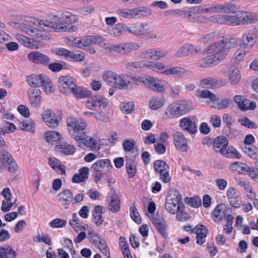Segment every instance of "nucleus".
<instances>
[{"label": "nucleus", "mask_w": 258, "mask_h": 258, "mask_svg": "<svg viewBox=\"0 0 258 258\" xmlns=\"http://www.w3.org/2000/svg\"><path fill=\"white\" fill-rule=\"evenodd\" d=\"M164 105V99L162 97L153 96L149 103L150 108L152 110H157Z\"/></svg>", "instance_id": "nucleus-48"}, {"label": "nucleus", "mask_w": 258, "mask_h": 258, "mask_svg": "<svg viewBox=\"0 0 258 258\" xmlns=\"http://www.w3.org/2000/svg\"><path fill=\"white\" fill-rule=\"evenodd\" d=\"M103 207L100 205L96 206L92 212L94 222L96 226H99L102 224L103 219L102 217Z\"/></svg>", "instance_id": "nucleus-42"}, {"label": "nucleus", "mask_w": 258, "mask_h": 258, "mask_svg": "<svg viewBox=\"0 0 258 258\" xmlns=\"http://www.w3.org/2000/svg\"><path fill=\"white\" fill-rule=\"evenodd\" d=\"M44 137L47 142L53 144L59 141L61 138V136L57 132L49 131L44 133Z\"/></svg>", "instance_id": "nucleus-44"}, {"label": "nucleus", "mask_w": 258, "mask_h": 258, "mask_svg": "<svg viewBox=\"0 0 258 258\" xmlns=\"http://www.w3.org/2000/svg\"><path fill=\"white\" fill-rule=\"evenodd\" d=\"M244 153L253 159L258 160V148L254 146H244L242 147Z\"/></svg>", "instance_id": "nucleus-50"}, {"label": "nucleus", "mask_w": 258, "mask_h": 258, "mask_svg": "<svg viewBox=\"0 0 258 258\" xmlns=\"http://www.w3.org/2000/svg\"><path fill=\"white\" fill-rule=\"evenodd\" d=\"M240 41V38L222 37L221 39L210 44L206 48L208 55L200 60L197 64L201 68L215 66L223 61L231 48L236 47Z\"/></svg>", "instance_id": "nucleus-2"}, {"label": "nucleus", "mask_w": 258, "mask_h": 258, "mask_svg": "<svg viewBox=\"0 0 258 258\" xmlns=\"http://www.w3.org/2000/svg\"><path fill=\"white\" fill-rule=\"evenodd\" d=\"M29 100L31 105L34 108H39L41 102L40 91L37 89H31L28 93Z\"/></svg>", "instance_id": "nucleus-24"}, {"label": "nucleus", "mask_w": 258, "mask_h": 258, "mask_svg": "<svg viewBox=\"0 0 258 258\" xmlns=\"http://www.w3.org/2000/svg\"><path fill=\"white\" fill-rule=\"evenodd\" d=\"M126 167L129 177H134L136 173V167L134 161L131 159H127Z\"/></svg>", "instance_id": "nucleus-61"}, {"label": "nucleus", "mask_w": 258, "mask_h": 258, "mask_svg": "<svg viewBox=\"0 0 258 258\" xmlns=\"http://www.w3.org/2000/svg\"><path fill=\"white\" fill-rule=\"evenodd\" d=\"M218 81L212 78L209 77L201 80L200 85L203 88L213 89L217 87Z\"/></svg>", "instance_id": "nucleus-51"}, {"label": "nucleus", "mask_w": 258, "mask_h": 258, "mask_svg": "<svg viewBox=\"0 0 258 258\" xmlns=\"http://www.w3.org/2000/svg\"><path fill=\"white\" fill-rule=\"evenodd\" d=\"M228 145V140L224 136H219L213 142V148L216 152L222 153Z\"/></svg>", "instance_id": "nucleus-33"}, {"label": "nucleus", "mask_w": 258, "mask_h": 258, "mask_svg": "<svg viewBox=\"0 0 258 258\" xmlns=\"http://www.w3.org/2000/svg\"><path fill=\"white\" fill-rule=\"evenodd\" d=\"M152 223L161 235L164 237L167 236V224L165 220L160 218H153Z\"/></svg>", "instance_id": "nucleus-34"}, {"label": "nucleus", "mask_w": 258, "mask_h": 258, "mask_svg": "<svg viewBox=\"0 0 258 258\" xmlns=\"http://www.w3.org/2000/svg\"><path fill=\"white\" fill-rule=\"evenodd\" d=\"M121 111L125 114H130L134 110V104L133 102H123L120 104Z\"/></svg>", "instance_id": "nucleus-63"}, {"label": "nucleus", "mask_w": 258, "mask_h": 258, "mask_svg": "<svg viewBox=\"0 0 258 258\" xmlns=\"http://www.w3.org/2000/svg\"><path fill=\"white\" fill-rule=\"evenodd\" d=\"M240 38L239 43L242 41L245 49L249 50L253 46L258 39V28L252 27L246 30L243 33L242 38Z\"/></svg>", "instance_id": "nucleus-9"}, {"label": "nucleus", "mask_w": 258, "mask_h": 258, "mask_svg": "<svg viewBox=\"0 0 258 258\" xmlns=\"http://www.w3.org/2000/svg\"><path fill=\"white\" fill-rule=\"evenodd\" d=\"M226 158L240 159L241 155L232 146L228 147L221 154Z\"/></svg>", "instance_id": "nucleus-47"}, {"label": "nucleus", "mask_w": 258, "mask_h": 258, "mask_svg": "<svg viewBox=\"0 0 258 258\" xmlns=\"http://www.w3.org/2000/svg\"><path fill=\"white\" fill-rule=\"evenodd\" d=\"M76 15L69 12L55 16L50 20H37L36 22H28L22 18L20 22H14L13 27L33 37L36 40L49 39L50 35L47 31L56 32H73L78 30L73 24L78 21Z\"/></svg>", "instance_id": "nucleus-1"}, {"label": "nucleus", "mask_w": 258, "mask_h": 258, "mask_svg": "<svg viewBox=\"0 0 258 258\" xmlns=\"http://www.w3.org/2000/svg\"><path fill=\"white\" fill-rule=\"evenodd\" d=\"M222 37H224L221 33L214 32L203 35L200 40L204 43H208L213 41H217Z\"/></svg>", "instance_id": "nucleus-38"}, {"label": "nucleus", "mask_w": 258, "mask_h": 258, "mask_svg": "<svg viewBox=\"0 0 258 258\" xmlns=\"http://www.w3.org/2000/svg\"><path fill=\"white\" fill-rule=\"evenodd\" d=\"M145 86L152 91L162 93L164 91V86L152 77H148L144 80Z\"/></svg>", "instance_id": "nucleus-20"}, {"label": "nucleus", "mask_w": 258, "mask_h": 258, "mask_svg": "<svg viewBox=\"0 0 258 258\" xmlns=\"http://www.w3.org/2000/svg\"><path fill=\"white\" fill-rule=\"evenodd\" d=\"M77 139H75L77 145L81 148H89L91 150H95L97 142L93 137L86 135L85 133L81 135Z\"/></svg>", "instance_id": "nucleus-15"}, {"label": "nucleus", "mask_w": 258, "mask_h": 258, "mask_svg": "<svg viewBox=\"0 0 258 258\" xmlns=\"http://www.w3.org/2000/svg\"><path fill=\"white\" fill-rule=\"evenodd\" d=\"M116 74L111 71H105L102 76L103 80L108 85H112L114 83Z\"/></svg>", "instance_id": "nucleus-60"}, {"label": "nucleus", "mask_w": 258, "mask_h": 258, "mask_svg": "<svg viewBox=\"0 0 258 258\" xmlns=\"http://www.w3.org/2000/svg\"><path fill=\"white\" fill-rule=\"evenodd\" d=\"M17 40L21 44H22L25 46L31 48V49H35L37 48L36 44H35V41L34 39L30 38L27 37L26 36L21 35H16Z\"/></svg>", "instance_id": "nucleus-43"}, {"label": "nucleus", "mask_w": 258, "mask_h": 258, "mask_svg": "<svg viewBox=\"0 0 258 258\" xmlns=\"http://www.w3.org/2000/svg\"><path fill=\"white\" fill-rule=\"evenodd\" d=\"M108 209L112 213H117L119 211L120 209V201L116 195H114L111 197L108 205Z\"/></svg>", "instance_id": "nucleus-49"}, {"label": "nucleus", "mask_w": 258, "mask_h": 258, "mask_svg": "<svg viewBox=\"0 0 258 258\" xmlns=\"http://www.w3.org/2000/svg\"><path fill=\"white\" fill-rule=\"evenodd\" d=\"M7 146L5 142L1 140V148ZM5 168L14 173L18 170V165L13 156L7 151L1 149V169Z\"/></svg>", "instance_id": "nucleus-7"}, {"label": "nucleus", "mask_w": 258, "mask_h": 258, "mask_svg": "<svg viewBox=\"0 0 258 258\" xmlns=\"http://www.w3.org/2000/svg\"><path fill=\"white\" fill-rule=\"evenodd\" d=\"M226 195L230 205L234 208H238L242 204V198L239 191L233 187H229L226 191Z\"/></svg>", "instance_id": "nucleus-14"}, {"label": "nucleus", "mask_w": 258, "mask_h": 258, "mask_svg": "<svg viewBox=\"0 0 258 258\" xmlns=\"http://www.w3.org/2000/svg\"><path fill=\"white\" fill-rule=\"evenodd\" d=\"M174 144L176 148L181 152H186L188 149L186 139L181 133L177 132L174 134Z\"/></svg>", "instance_id": "nucleus-18"}, {"label": "nucleus", "mask_w": 258, "mask_h": 258, "mask_svg": "<svg viewBox=\"0 0 258 258\" xmlns=\"http://www.w3.org/2000/svg\"><path fill=\"white\" fill-rule=\"evenodd\" d=\"M233 100L237 104L239 108L242 111L253 110L256 106V103L254 102L250 101L242 95L235 96Z\"/></svg>", "instance_id": "nucleus-16"}, {"label": "nucleus", "mask_w": 258, "mask_h": 258, "mask_svg": "<svg viewBox=\"0 0 258 258\" xmlns=\"http://www.w3.org/2000/svg\"><path fill=\"white\" fill-rule=\"evenodd\" d=\"M195 230V232L197 234V243L199 244H203L206 241L208 230L202 225H197Z\"/></svg>", "instance_id": "nucleus-35"}, {"label": "nucleus", "mask_w": 258, "mask_h": 258, "mask_svg": "<svg viewBox=\"0 0 258 258\" xmlns=\"http://www.w3.org/2000/svg\"><path fill=\"white\" fill-rule=\"evenodd\" d=\"M108 53L112 54L114 52L124 55L123 43L116 44L106 48Z\"/></svg>", "instance_id": "nucleus-56"}, {"label": "nucleus", "mask_w": 258, "mask_h": 258, "mask_svg": "<svg viewBox=\"0 0 258 258\" xmlns=\"http://www.w3.org/2000/svg\"><path fill=\"white\" fill-rule=\"evenodd\" d=\"M154 169L160 174V179L164 183L168 182L170 180L168 165L162 160H156L154 163Z\"/></svg>", "instance_id": "nucleus-12"}, {"label": "nucleus", "mask_w": 258, "mask_h": 258, "mask_svg": "<svg viewBox=\"0 0 258 258\" xmlns=\"http://www.w3.org/2000/svg\"><path fill=\"white\" fill-rule=\"evenodd\" d=\"M1 195L5 198V200L3 201L1 210L4 212H8L13 205L11 202L12 194L11 190L8 187L5 188L1 192Z\"/></svg>", "instance_id": "nucleus-21"}, {"label": "nucleus", "mask_w": 258, "mask_h": 258, "mask_svg": "<svg viewBox=\"0 0 258 258\" xmlns=\"http://www.w3.org/2000/svg\"><path fill=\"white\" fill-rule=\"evenodd\" d=\"M41 116L43 121L48 127L56 128L58 126L60 118L52 110L46 109L42 112Z\"/></svg>", "instance_id": "nucleus-10"}, {"label": "nucleus", "mask_w": 258, "mask_h": 258, "mask_svg": "<svg viewBox=\"0 0 258 258\" xmlns=\"http://www.w3.org/2000/svg\"><path fill=\"white\" fill-rule=\"evenodd\" d=\"M57 147L60 152L66 155L73 154L76 150L74 146L66 143L59 145Z\"/></svg>", "instance_id": "nucleus-58"}, {"label": "nucleus", "mask_w": 258, "mask_h": 258, "mask_svg": "<svg viewBox=\"0 0 258 258\" xmlns=\"http://www.w3.org/2000/svg\"><path fill=\"white\" fill-rule=\"evenodd\" d=\"M126 25L123 23H118L112 28L110 34L116 37H120L123 32H126Z\"/></svg>", "instance_id": "nucleus-45"}, {"label": "nucleus", "mask_w": 258, "mask_h": 258, "mask_svg": "<svg viewBox=\"0 0 258 258\" xmlns=\"http://www.w3.org/2000/svg\"><path fill=\"white\" fill-rule=\"evenodd\" d=\"M89 168L84 167L79 170V173L75 174L72 178V182L74 183H80L84 181L88 177Z\"/></svg>", "instance_id": "nucleus-40"}, {"label": "nucleus", "mask_w": 258, "mask_h": 258, "mask_svg": "<svg viewBox=\"0 0 258 258\" xmlns=\"http://www.w3.org/2000/svg\"><path fill=\"white\" fill-rule=\"evenodd\" d=\"M198 50L194 45L186 43L180 47L176 52L175 55L177 57H184L197 53Z\"/></svg>", "instance_id": "nucleus-23"}, {"label": "nucleus", "mask_w": 258, "mask_h": 258, "mask_svg": "<svg viewBox=\"0 0 258 258\" xmlns=\"http://www.w3.org/2000/svg\"><path fill=\"white\" fill-rule=\"evenodd\" d=\"M235 9L236 6L233 4H216L210 9H207L206 12L210 13H226Z\"/></svg>", "instance_id": "nucleus-26"}, {"label": "nucleus", "mask_w": 258, "mask_h": 258, "mask_svg": "<svg viewBox=\"0 0 258 258\" xmlns=\"http://www.w3.org/2000/svg\"><path fill=\"white\" fill-rule=\"evenodd\" d=\"M227 208L225 204L221 203L217 205L211 213V217L215 222L222 221L225 217Z\"/></svg>", "instance_id": "nucleus-17"}, {"label": "nucleus", "mask_w": 258, "mask_h": 258, "mask_svg": "<svg viewBox=\"0 0 258 258\" xmlns=\"http://www.w3.org/2000/svg\"><path fill=\"white\" fill-rule=\"evenodd\" d=\"M185 72V70L182 68L173 67L169 69H166L164 72V75L181 76L184 74Z\"/></svg>", "instance_id": "nucleus-62"}, {"label": "nucleus", "mask_w": 258, "mask_h": 258, "mask_svg": "<svg viewBox=\"0 0 258 258\" xmlns=\"http://www.w3.org/2000/svg\"><path fill=\"white\" fill-rule=\"evenodd\" d=\"M130 215L132 219L137 223L140 224L142 222L141 217L137 211L135 204L130 208Z\"/></svg>", "instance_id": "nucleus-64"}, {"label": "nucleus", "mask_w": 258, "mask_h": 258, "mask_svg": "<svg viewBox=\"0 0 258 258\" xmlns=\"http://www.w3.org/2000/svg\"><path fill=\"white\" fill-rule=\"evenodd\" d=\"M236 183L239 186L244 188L245 192L248 198L252 199L255 197V193L252 190L249 182L239 179L236 180Z\"/></svg>", "instance_id": "nucleus-37"}, {"label": "nucleus", "mask_w": 258, "mask_h": 258, "mask_svg": "<svg viewBox=\"0 0 258 258\" xmlns=\"http://www.w3.org/2000/svg\"><path fill=\"white\" fill-rule=\"evenodd\" d=\"M239 11L232 12L228 15H219L213 16L212 20L222 24L231 26L240 25Z\"/></svg>", "instance_id": "nucleus-8"}, {"label": "nucleus", "mask_w": 258, "mask_h": 258, "mask_svg": "<svg viewBox=\"0 0 258 258\" xmlns=\"http://www.w3.org/2000/svg\"><path fill=\"white\" fill-rule=\"evenodd\" d=\"M68 131L70 136L75 140L82 135V133L87 127V123L82 119L69 117L67 119Z\"/></svg>", "instance_id": "nucleus-5"}, {"label": "nucleus", "mask_w": 258, "mask_h": 258, "mask_svg": "<svg viewBox=\"0 0 258 258\" xmlns=\"http://www.w3.org/2000/svg\"><path fill=\"white\" fill-rule=\"evenodd\" d=\"M16 255V252L11 246L1 247V258H15Z\"/></svg>", "instance_id": "nucleus-57"}, {"label": "nucleus", "mask_w": 258, "mask_h": 258, "mask_svg": "<svg viewBox=\"0 0 258 258\" xmlns=\"http://www.w3.org/2000/svg\"><path fill=\"white\" fill-rule=\"evenodd\" d=\"M175 213H176V218L179 221L184 222L189 219L188 214L184 211V205L180 206V208L176 211Z\"/></svg>", "instance_id": "nucleus-59"}, {"label": "nucleus", "mask_w": 258, "mask_h": 258, "mask_svg": "<svg viewBox=\"0 0 258 258\" xmlns=\"http://www.w3.org/2000/svg\"><path fill=\"white\" fill-rule=\"evenodd\" d=\"M57 197L58 201L67 209L73 199V195L70 190L65 189L59 193Z\"/></svg>", "instance_id": "nucleus-36"}, {"label": "nucleus", "mask_w": 258, "mask_h": 258, "mask_svg": "<svg viewBox=\"0 0 258 258\" xmlns=\"http://www.w3.org/2000/svg\"><path fill=\"white\" fill-rule=\"evenodd\" d=\"M135 9H119L117 13L119 16L126 19H133L136 17Z\"/></svg>", "instance_id": "nucleus-53"}, {"label": "nucleus", "mask_w": 258, "mask_h": 258, "mask_svg": "<svg viewBox=\"0 0 258 258\" xmlns=\"http://www.w3.org/2000/svg\"><path fill=\"white\" fill-rule=\"evenodd\" d=\"M179 126L184 132L191 135L195 134L197 132V125L188 117H183L179 120Z\"/></svg>", "instance_id": "nucleus-19"}, {"label": "nucleus", "mask_w": 258, "mask_h": 258, "mask_svg": "<svg viewBox=\"0 0 258 258\" xmlns=\"http://www.w3.org/2000/svg\"><path fill=\"white\" fill-rule=\"evenodd\" d=\"M35 125V124L33 121L25 120L20 122L19 127L22 131L33 132Z\"/></svg>", "instance_id": "nucleus-54"}, {"label": "nucleus", "mask_w": 258, "mask_h": 258, "mask_svg": "<svg viewBox=\"0 0 258 258\" xmlns=\"http://www.w3.org/2000/svg\"><path fill=\"white\" fill-rule=\"evenodd\" d=\"M71 45L75 47L86 49V47L91 45L90 36L89 35L80 38H75L72 41Z\"/></svg>", "instance_id": "nucleus-32"}, {"label": "nucleus", "mask_w": 258, "mask_h": 258, "mask_svg": "<svg viewBox=\"0 0 258 258\" xmlns=\"http://www.w3.org/2000/svg\"><path fill=\"white\" fill-rule=\"evenodd\" d=\"M247 49L243 46V47H240L236 50L232 57L234 63L238 64L243 60L244 57L248 52Z\"/></svg>", "instance_id": "nucleus-46"}, {"label": "nucleus", "mask_w": 258, "mask_h": 258, "mask_svg": "<svg viewBox=\"0 0 258 258\" xmlns=\"http://www.w3.org/2000/svg\"><path fill=\"white\" fill-rule=\"evenodd\" d=\"M113 84L119 89H126L130 84L129 76L125 74H116Z\"/></svg>", "instance_id": "nucleus-30"}, {"label": "nucleus", "mask_w": 258, "mask_h": 258, "mask_svg": "<svg viewBox=\"0 0 258 258\" xmlns=\"http://www.w3.org/2000/svg\"><path fill=\"white\" fill-rule=\"evenodd\" d=\"M147 24L135 23L126 25V32L141 39L145 37Z\"/></svg>", "instance_id": "nucleus-13"}, {"label": "nucleus", "mask_w": 258, "mask_h": 258, "mask_svg": "<svg viewBox=\"0 0 258 258\" xmlns=\"http://www.w3.org/2000/svg\"><path fill=\"white\" fill-rule=\"evenodd\" d=\"M124 55H127L132 51L138 50L140 45L138 43L131 42L123 43Z\"/></svg>", "instance_id": "nucleus-55"}, {"label": "nucleus", "mask_w": 258, "mask_h": 258, "mask_svg": "<svg viewBox=\"0 0 258 258\" xmlns=\"http://www.w3.org/2000/svg\"><path fill=\"white\" fill-rule=\"evenodd\" d=\"M49 165L60 175L66 173L64 166L61 164L60 161L54 157H50L48 160Z\"/></svg>", "instance_id": "nucleus-41"}, {"label": "nucleus", "mask_w": 258, "mask_h": 258, "mask_svg": "<svg viewBox=\"0 0 258 258\" xmlns=\"http://www.w3.org/2000/svg\"><path fill=\"white\" fill-rule=\"evenodd\" d=\"M226 76L228 77L230 84L232 85L238 84L241 80L240 71L237 68L234 66H231L229 68Z\"/></svg>", "instance_id": "nucleus-22"}, {"label": "nucleus", "mask_w": 258, "mask_h": 258, "mask_svg": "<svg viewBox=\"0 0 258 258\" xmlns=\"http://www.w3.org/2000/svg\"><path fill=\"white\" fill-rule=\"evenodd\" d=\"M46 77L42 74H32L27 76V82L32 87H39L42 86Z\"/></svg>", "instance_id": "nucleus-27"}, {"label": "nucleus", "mask_w": 258, "mask_h": 258, "mask_svg": "<svg viewBox=\"0 0 258 258\" xmlns=\"http://www.w3.org/2000/svg\"><path fill=\"white\" fill-rule=\"evenodd\" d=\"M112 167L111 163L108 159L97 160L92 166L94 171L97 172L109 170Z\"/></svg>", "instance_id": "nucleus-28"}, {"label": "nucleus", "mask_w": 258, "mask_h": 258, "mask_svg": "<svg viewBox=\"0 0 258 258\" xmlns=\"http://www.w3.org/2000/svg\"><path fill=\"white\" fill-rule=\"evenodd\" d=\"M58 88L63 94L73 93L78 98H83L88 95V91L77 85L76 80L70 76H60L58 79Z\"/></svg>", "instance_id": "nucleus-3"}, {"label": "nucleus", "mask_w": 258, "mask_h": 258, "mask_svg": "<svg viewBox=\"0 0 258 258\" xmlns=\"http://www.w3.org/2000/svg\"><path fill=\"white\" fill-rule=\"evenodd\" d=\"M165 68L166 67L165 64L160 62H154L150 61L149 65L148 66V69L163 74H164V72L166 70L165 69Z\"/></svg>", "instance_id": "nucleus-52"}, {"label": "nucleus", "mask_w": 258, "mask_h": 258, "mask_svg": "<svg viewBox=\"0 0 258 258\" xmlns=\"http://www.w3.org/2000/svg\"><path fill=\"white\" fill-rule=\"evenodd\" d=\"M194 108L190 101L182 100L179 103L173 102L168 106L166 109L165 114L169 118H178L188 113Z\"/></svg>", "instance_id": "nucleus-4"}, {"label": "nucleus", "mask_w": 258, "mask_h": 258, "mask_svg": "<svg viewBox=\"0 0 258 258\" xmlns=\"http://www.w3.org/2000/svg\"><path fill=\"white\" fill-rule=\"evenodd\" d=\"M196 12V9L194 8H190L187 10H171L167 11L164 12L165 15L168 16L170 15H177L179 16L183 17L185 18L189 19L194 16Z\"/></svg>", "instance_id": "nucleus-31"}, {"label": "nucleus", "mask_w": 258, "mask_h": 258, "mask_svg": "<svg viewBox=\"0 0 258 258\" xmlns=\"http://www.w3.org/2000/svg\"><path fill=\"white\" fill-rule=\"evenodd\" d=\"M28 59L35 63L46 64L49 62V58L45 55L38 52L33 51L28 55Z\"/></svg>", "instance_id": "nucleus-25"}, {"label": "nucleus", "mask_w": 258, "mask_h": 258, "mask_svg": "<svg viewBox=\"0 0 258 258\" xmlns=\"http://www.w3.org/2000/svg\"><path fill=\"white\" fill-rule=\"evenodd\" d=\"M181 196L177 190H170L166 198V210L170 214H175L176 211L180 208V206L183 205L181 202Z\"/></svg>", "instance_id": "nucleus-6"}, {"label": "nucleus", "mask_w": 258, "mask_h": 258, "mask_svg": "<svg viewBox=\"0 0 258 258\" xmlns=\"http://www.w3.org/2000/svg\"><path fill=\"white\" fill-rule=\"evenodd\" d=\"M240 24H250L258 21V14L239 11Z\"/></svg>", "instance_id": "nucleus-29"}, {"label": "nucleus", "mask_w": 258, "mask_h": 258, "mask_svg": "<svg viewBox=\"0 0 258 258\" xmlns=\"http://www.w3.org/2000/svg\"><path fill=\"white\" fill-rule=\"evenodd\" d=\"M167 53V51L165 50L151 48L141 52L139 57L141 59L158 60L164 57Z\"/></svg>", "instance_id": "nucleus-11"}, {"label": "nucleus", "mask_w": 258, "mask_h": 258, "mask_svg": "<svg viewBox=\"0 0 258 258\" xmlns=\"http://www.w3.org/2000/svg\"><path fill=\"white\" fill-rule=\"evenodd\" d=\"M229 169L231 171L245 174L247 173L249 167L242 162H235L230 165Z\"/></svg>", "instance_id": "nucleus-39"}]
</instances>
